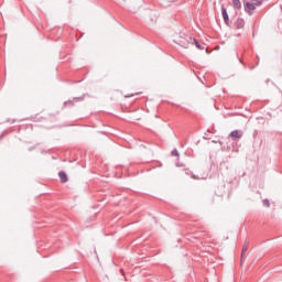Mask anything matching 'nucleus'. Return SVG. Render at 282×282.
<instances>
[{
    "instance_id": "f257e3e1",
    "label": "nucleus",
    "mask_w": 282,
    "mask_h": 282,
    "mask_svg": "<svg viewBox=\"0 0 282 282\" xmlns=\"http://www.w3.org/2000/svg\"><path fill=\"white\" fill-rule=\"evenodd\" d=\"M189 39H193L188 35L186 36H178L176 40H174V43H176V45H180L181 47H184L185 50H188V45H191L192 41H189Z\"/></svg>"
},
{
    "instance_id": "f03ea898",
    "label": "nucleus",
    "mask_w": 282,
    "mask_h": 282,
    "mask_svg": "<svg viewBox=\"0 0 282 282\" xmlns=\"http://www.w3.org/2000/svg\"><path fill=\"white\" fill-rule=\"evenodd\" d=\"M229 138H231L234 142L241 140L243 138V132H241V130H234L229 133Z\"/></svg>"
},
{
    "instance_id": "7ed1b4c3",
    "label": "nucleus",
    "mask_w": 282,
    "mask_h": 282,
    "mask_svg": "<svg viewBox=\"0 0 282 282\" xmlns=\"http://www.w3.org/2000/svg\"><path fill=\"white\" fill-rule=\"evenodd\" d=\"M245 10L248 12L249 15H252V12H254V10H257V4H254V2L253 3L246 2Z\"/></svg>"
},
{
    "instance_id": "20e7f679",
    "label": "nucleus",
    "mask_w": 282,
    "mask_h": 282,
    "mask_svg": "<svg viewBox=\"0 0 282 282\" xmlns=\"http://www.w3.org/2000/svg\"><path fill=\"white\" fill-rule=\"evenodd\" d=\"M221 14L225 24L228 25V28H230V17L228 15V10H226L225 7H221Z\"/></svg>"
},
{
    "instance_id": "39448f33",
    "label": "nucleus",
    "mask_w": 282,
    "mask_h": 282,
    "mask_svg": "<svg viewBox=\"0 0 282 282\" xmlns=\"http://www.w3.org/2000/svg\"><path fill=\"white\" fill-rule=\"evenodd\" d=\"M245 25H246V21L242 18H238L234 23V26L236 28V30H241L245 28Z\"/></svg>"
},
{
    "instance_id": "423d86ee",
    "label": "nucleus",
    "mask_w": 282,
    "mask_h": 282,
    "mask_svg": "<svg viewBox=\"0 0 282 282\" xmlns=\"http://www.w3.org/2000/svg\"><path fill=\"white\" fill-rule=\"evenodd\" d=\"M189 41H192V42H191V45H195V46L197 47V50H204V48H205V46H203V45L199 43V41H197V39L192 37V39H189Z\"/></svg>"
},
{
    "instance_id": "0eeeda50",
    "label": "nucleus",
    "mask_w": 282,
    "mask_h": 282,
    "mask_svg": "<svg viewBox=\"0 0 282 282\" xmlns=\"http://www.w3.org/2000/svg\"><path fill=\"white\" fill-rule=\"evenodd\" d=\"M235 10H241V0H232Z\"/></svg>"
},
{
    "instance_id": "6e6552de",
    "label": "nucleus",
    "mask_w": 282,
    "mask_h": 282,
    "mask_svg": "<svg viewBox=\"0 0 282 282\" xmlns=\"http://www.w3.org/2000/svg\"><path fill=\"white\" fill-rule=\"evenodd\" d=\"M248 248H250V243L246 241L242 247L241 257H243V254L248 252Z\"/></svg>"
},
{
    "instance_id": "1a4fd4ad",
    "label": "nucleus",
    "mask_w": 282,
    "mask_h": 282,
    "mask_svg": "<svg viewBox=\"0 0 282 282\" xmlns=\"http://www.w3.org/2000/svg\"><path fill=\"white\" fill-rule=\"evenodd\" d=\"M262 204H263V206H265L267 208H270V200L263 199V200H262Z\"/></svg>"
},
{
    "instance_id": "9d476101",
    "label": "nucleus",
    "mask_w": 282,
    "mask_h": 282,
    "mask_svg": "<svg viewBox=\"0 0 282 282\" xmlns=\"http://www.w3.org/2000/svg\"><path fill=\"white\" fill-rule=\"evenodd\" d=\"M254 6H262L263 0H252Z\"/></svg>"
},
{
    "instance_id": "9b49d317",
    "label": "nucleus",
    "mask_w": 282,
    "mask_h": 282,
    "mask_svg": "<svg viewBox=\"0 0 282 282\" xmlns=\"http://www.w3.org/2000/svg\"><path fill=\"white\" fill-rule=\"evenodd\" d=\"M64 105L65 107H68V106L72 107L74 105V101L68 100V101H65Z\"/></svg>"
},
{
    "instance_id": "f8f14e48",
    "label": "nucleus",
    "mask_w": 282,
    "mask_h": 282,
    "mask_svg": "<svg viewBox=\"0 0 282 282\" xmlns=\"http://www.w3.org/2000/svg\"><path fill=\"white\" fill-rule=\"evenodd\" d=\"M172 155H175L176 158H180V152L177 151V149H174L172 151Z\"/></svg>"
},
{
    "instance_id": "ddd939ff",
    "label": "nucleus",
    "mask_w": 282,
    "mask_h": 282,
    "mask_svg": "<svg viewBox=\"0 0 282 282\" xmlns=\"http://www.w3.org/2000/svg\"><path fill=\"white\" fill-rule=\"evenodd\" d=\"M58 177H67V173L64 171L58 172Z\"/></svg>"
},
{
    "instance_id": "4468645a",
    "label": "nucleus",
    "mask_w": 282,
    "mask_h": 282,
    "mask_svg": "<svg viewBox=\"0 0 282 282\" xmlns=\"http://www.w3.org/2000/svg\"><path fill=\"white\" fill-rule=\"evenodd\" d=\"M66 182H69V177H61L62 184H66Z\"/></svg>"
},
{
    "instance_id": "2eb2a0df",
    "label": "nucleus",
    "mask_w": 282,
    "mask_h": 282,
    "mask_svg": "<svg viewBox=\"0 0 282 282\" xmlns=\"http://www.w3.org/2000/svg\"><path fill=\"white\" fill-rule=\"evenodd\" d=\"M185 175H193V172H191V170H185Z\"/></svg>"
},
{
    "instance_id": "dca6fc26",
    "label": "nucleus",
    "mask_w": 282,
    "mask_h": 282,
    "mask_svg": "<svg viewBox=\"0 0 282 282\" xmlns=\"http://www.w3.org/2000/svg\"><path fill=\"white\" fill-rule=\"evenodd\" d=\"M205 140H210V137H208V134H205Z\"/></svg>"
},
{
    "instance_id": "f3484780",
    "label": "nucleus",
    "mask_w": 282,
    "mask_h": 282,
    "mask_svg": "<svg viewBox=\"0 0 282 282\" xmlns=\"http://www.w3.org/2000/svg\"><path fill=\"white\" fill-rule=\"evenodd\" d=\"M74 100H75L76 102H78V100H80V98H75Z\"/></svg>"
}]
</instances>
